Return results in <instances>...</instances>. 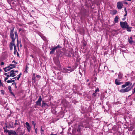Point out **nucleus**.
Masks as SVG:
<instances>
[{
	"instance_id": "1",
	"label": "nucleus",
	"mask_w": 135,
	"mask_h": 135,
	"mask_svg": "<svg viewBox=\"0 0 135 135\" xmlns=\"http://www.w3.org/2000/svg\"><path fill=\"white\" fill-rule=\"evenodd\" d=\"M14 29V27L12 28L11 29L9 34L10 37L12 40V41L13 42H15L16 38H17V41H18V36L16 31L15 32V36H14V34L13 33Z\"/></svg>"
},
{
	"instance_id": "2",
	"label": "nucleus",
	"mask_w": 135,
	"mask_h": 135,
	"mask_svg": "<svg viewBox=\"0 0 135 135\" xmlns=\"http://www.w3.org/2000/svg\"><path fill=\"white\" fill-rule=\"evenodd\" d=\"M62 71L64 73H69L73 71L74 69L73 68H71L70 67H68L66 68H63V70L62 69Z\"/></svg>"
},
{
	"instance_id": "3",
	"label": "nucleus",
	"mask_w": 135,
	"mask_h": 135,
	"mask_svg": "<svg viewBox=\"0 0 135 135\" xmlns=\"http://www.w3.org/2000/svg\"><path fill=\"white\" fill-rule=\"evenodd\" d=\"M4 132L7 133L8 135H17L15 131L7 129L5 130Z\"/></svg>"
},
{
	"instance_id": "4",
	"label": "nucleus",
	"mask_w": 135,
	"mask_h": 135,
	"mask_svg": "<svg viewBox=\"0 0 135 135\" xmlns=\"http://www.w3.org/2000/svg\"><path fill=\"white\" fill-rule=\"evenodd\" d=\"M128 24L126 21L124 22H120V25L122 28L124 29L126 28L127 26H128Z\"/></svg>"
},
{
	"instance_id": "5",
	"label": "nucleus",
	"mask_w": 135,
	"mask_h": 135,
	"mask_svg": "<svg viewBox=\"0 0 135 135\" xmlns=\"http://www.w3.org/2000/svg\"><path fill=\"white\" fill-rule=\"evenodd\" d=\"M131 88L130 86L126 87L125 89H122L119 90L121 93H124L127 92L131 90Z\"/></svg>"
},
{
	"instance_id": "6",
	"label": "nucleus",
	"mask_w": 135,
	"mask_h": 135,
	"mask_svg": "<svg viewBox=\"0 0 135 135\" xmlns=\"http://www.w3.org/2000/svg\"><path fill=\"white\" fill-rule=\"evenodd\" d=\"M42 100L41 96L40 95L39 96V98L38 100L36 102V105L41 106V102Z\"/></svg>"
},
{
	"instance_id": "7",
	"label": "nucleus",
	"mask_w": 135,
	"mask_h": 135,
	"mask_svg": "<svg viewBox=\"0 0 135 135\" xmlns=\"http://www.w3.org/2000/svg\"><path fill=\"white\" fill-rule=\"evenodd\" d=\"M123 5V4L121 2H118L117 3V7L119 9H120L122 8Z\"/></svg>"
},
{
	"instance_id": "8",
	"label": "nucleus",
	"mask_w": 135,
	"mask_h": 135,
	"mask_svg": "<svg viewBox=\"0 0 135 135\" xmlns=\"http://www.w3.org/2000/svg\"><path fill=\"white\" fill-rule=\"evenodd\" d=\"M25 124L26 125V128L28 132H30L31 129V126H30L29 123L28 122H26Z\"/></svg>"
},
{
	"instance_id": "9",
	"label": "nucleus",
	"mask_w": 135,
	"mask_h": 135,
	"mask_svg": "<svg viewBox=\"0 0 135 135\" xmlns=\"http://www.w3.org/2000/svg\"><path fill=\"white\" fill-rule=\"evenodd\" d=\"M10 76L11 77H14L16 75V74L15 73V70H12L10 72Z\"/></svg>"
},
{
	"instance_id": "10",
	"label": "nucleus",
	"mask_w": 135,
	"mask_h": 135,
	"mask_svg": "<svg viewBox=\"0 0 135 135\" xmlns=\"http://www.w3.org/2000/svg\"><path fill=\"white\" fill-rule=\"evenodd\" d=\"M56 49L55 48V47H53L52 48H51L50 49V50H51V51L50 52V54H54V53L55 52V50Z\"/></svg>"
},
{
	"instance_id": "11",
	"label": "nucleus",
	"mask_w": 135,
	"mask_h": 135,
	"mask_svg": "<svg viewBox=\"0 0 135 135\" xmlns=\"http://www.w3.org/2000/svg\"><path fill=\"white\" fill-rule=\"evenodd\" d=\"M55 63L59 68L60 67V63L59 60H54Z\"/></svg>"
},
{
	"instance_id": "12",
	"label": "nucleus",
	"mask_w": 135,
	"mask_h": 135,
	"mask_svg": "<svg viewBox=\"0 0 135 135\" xmlns=\"http://www.w3.org/2000/svg\"><path fill=\"white\" fill-rule=\"evenodd\" d=\"M3 69L4 71L7 72L8 71H9L11 69L10 66H8L7 67L4 68Z\"/></svg>"
},
{
	"instance_id": "13",
	"label": "nucleus",
	"mask_w": 135,
	"mask_h": 135,
	"mask_svg": "<svg viewBox=\"0 0 135 135\" xmlns=\"http://www.w3.org/2000/svg\"><path fill=\"white\" fill-rule=\"evenodd\" d=\"M83 126V125H79L78 126V128L77 129V131L78 132H80L81 131V129H82Z\"/></svg>"
},
{
	"instance_id": "14",
	"label": "nucleus",
	"mask_w": 135,
	"mask_h": 135,
	"mask_svg": "<svg viewBox=\"0 0 135 135\" xmlns=\"http://www.w3.org/2000/svg\"><path fill=\"white\" fill-rule=\"evenodd\" d=\"M15 42L11 41L9 45L10 49V50H12L13 49V45H14L15 44Z\"/></svg>"
},
{
	"instance_id": "15",
	"label": "nucleus",
	"mask_w": 135,
	"mask_h": 135,
	"mask_svg": "<svg viewBox=\"0 0 135 135\" xmlns=\"http://www.w3.org/2000/svg\"><path fill=\"white\" fill-rule=\"evenodd\" d=\"M132 37H130L129 38H128V41L129 42V43L130 44H132L133 42V41L132 40Z\"/></svg>"
},
{
	"instance_id": "16",
	"label": "nucleus",
	"mask_w": 135,
	"mask_h": 135,
	"mask_svg": "<svg viewBox=\"0 0 135 135\" xmlns=\"http://www.w3.org/2000/svg\"><path fill=\"white\" fill-rule=\"evenodd\" d=\"M64 54L66 56L68 57H70L71 56L69 54V52L68 51H66L64 52Z\"/></svg>"
},
{
	"instance_id": "17",
	"label": "nucleus",
	"mask_w": 135,
	"mask_h": 135,
	"mask_svg": "<svg viewBox=\"0 0 135 135\" xmlns=\"http://www.w3.org/2000/svg\"><path fill=\"white\" fill-rule=\"evenodd\" d=\"M132 27H129V25H128V26H127L126 28L128 32H131V31Z\"/></svg>"
},
{
	"instance_id": "18",
	"label": "nucleus",
	"mask_w": 135,
	"mask_h": 135,
	"mask_svg": "<svg viewBox=\"0 0 135 135\" xmlns=\"http://www.w3.org/2000/svg\"><path fill=\"white\" fill-rule=\"evenodd\" d=\"M119 18L118 16H116L114 19V22L115 23H117L118 22Z\"/></svg>"
},
{
	"instance_id": "19",
	"label": "nucleus",
	"mask_w": 135,
	"mask_h": 135,
	"mask_svg": "<svg viewBox=\"0 0 135 135\" xmlns=\"http://www.w3.org/2000/svg\"><path fill=\"white\" fill-rule=\"evenodd\" d=\"M115 84L117 85H120L121 84V83L117 79H115Z\"/></svg>"
},
{
	"instance_id": "20",
	"label": "nucleus",
	"mask_w": 135,
	"mask_h": 135,
	"mask_svg": "<svg viewBox=\"0 0 135 135\" xmlns=\"http://www.w3.org/2000/svg\"><path fill=\"white\" fill-rule=\"evenodd\" d=\"M122 76H123L122 74V73H119L118 77L119 79H121L122 77Z\"/></svg>"
},
{
	"instance_id": "21",
	"label": "nucleus",
	"mask_w": 135,
	"mask_h": 135,
	"mask_svg": "<svg viewBox=\"0 0 135 135\" xmlns=\"http://www.w3.org/2000/svg\"><path fill=\"white\" fill-rule=\"evenodd\" d=\"M125 84L127 86H128L129 85H131L132 83L130 82L129 81H128L125 83Z\"/></svg>"
},
{
	"instance_id": "22",
	"label": "nucleus",
	"mask_w": 135,
	"mask_h": 135,
	"mask_svg": "<svg viewBox=\"0 0 135 135\" xmlns=\"http://www.w3.org/2000/svg\"><path fill=\"white\" fill-rule=\"evenodd\" d=\"M9 66H10L11 69H12L16 67V64H10Z\"/></svg>"
},
{
	"instance_id": "23",
	"label": "nucleus",
	"mask_w": 135,
	"mask_h": 135,
	"mask_svg": "<svg viewBox=\"0 0 135 135\" xmlns=\"http://www.w3.org/2000/svg\"><path fill=\"white\" fill-rule=\"evenodd\" d=\"M46 104L44 103V101L43 100L42 102V107H45L46 106Z\"/></svg>"
},
{
	"instance_id": "24",
	"label": "nucleus",
	"mask_w": 135,
	"mask_h": 135,
	"mask_svg": "<svg viewBox=\"0 0 135 135\" xmlns=\"http://www.w3.org/2000/svg\"><path fill=\"white\" fill-rule=\"evenodd\" d=\"M44 130L42 129V127H41V135H43L44 134Z\"/></svg>"
},
{
	"instance_id": "25",
	"label": "nucleus",
	"mask_w": 135,
	"mask_h": 135,
	"mask_svg": "<svg viewBox=\"0 0 135 135\" xmlns=\"http://www.w3.org/2000/svg\"><path fill=\"white\" fill-rule=\"evenodd\" d=\"M28 69V67L27 65L26 66V69L25 72L26 73H27V70Z\"/></svg>"
},
{
	"instance_id": "26",
	"label": "nucleus",
	"mask_w": 135,
	"mask_h": 135,
	"mask_svg": "<svg viewBox=\"0 0 135 135\" xmlns=\"http://www.w3.org/2000/svg\"><path fill=\"white\" fill-rule=\"evenodd\" d=\"M8 89L10 91V92L11 93L13 94V93L12 92L11 88L10 86H9L8 87Z\"/></svg>"
},
{
	"instance_id": "27",
	"label": "nucleus",
	"mask_w": 135,
	"mask_h": 135,
	"mask_svg": "<svg viewBox=\"0 0 135 135\" xmlns=\"http://www.w3.org/2000/svg\"><path fill=\"white\" fill-rule=\"evenodd\" d=\"M31 123L33 125L34 127H35L36 125V123L33 121H32Z\"/></svg>"
},
{
	"instance_id": "28",
	"label": "nucleus",
	"mask_w": 135,
	"mask_h": 135,
	"mask_svg": "<svg viewBox=\"0 0 135 135\" xmlns=\"http://www.w3.org/2000/svg\"><path fill=\"white\" fill-rule=\"evenodd\" d=\"M14 49L15 50L14 52H15L16 51H17L16 47L15 44H14Z\"/></svg>"
},
{
	"instance_id": "29",
	"label": "nucleus",
	"mask_w": 135,
	"mask_h": 135,
	"mask_svg": "<svg viewBox=\"0 0 135 135\" xmlns=\"http://www.w3.org/2000/svg\"><path fill=\"white\" fill-rule=\"evenodd\" d=\"M22 74L21 73H20L19 75H18L17 76H18V79H17V80H18L19 78L20 77V76Z\"/></svg>"
},
{
	"instance_id": "30",
	"label": "nucleus",
	"mask_w": 135,
	"mask_h": 135,
	"mask_svg": "<svg viewBox=\"0 0 135 135\" xmlns=\"http://www.w3.org/2000/svg\"><path fill=\"white\" fill-rule=\"evenodd\" d=\"M36 77H37V78H38V79L37 80H38L40 79L41 78L40 76V75H37L36 76Z\"/></svg>"
},
{
	"instance_id": "31",
	"label": "nucleus",
	"mask_w": 135,
	"mask_h": 135,
	"mask_svg": "<svg viewBox=\"0 0 135 135\" xmlns=\"http://www.w3.org/2000/svg\"><path fill=\"white\" fill-rule=\"evenodd\" d=\"M92 95L94 97H96L97 95V93H96V92L92 94Z\"/></svg>"
},
{
	"instance_id": "32",
	"label": "nucleus",
	"mask_w": 135,
	"mask_h": 135,
	"mask_svg": "<svg viewBox=\"0 0 135 135\" xmlns=\"http://www.w3.org/2000/svg\"><path fill=\"white\" fill-rule=\"evenodd\" d=\"M7 82L8 83H12V79H11V80H8L7 81Z\"/></svg>"
},
{
	"instance_id": "33",
	"label": "nucleus",
	"mask_w": 135,
	"mask_h": 135,
	"mask_svg": "<svg viewBox=\"0 0 135 135\" xmlns=\"http://www.w3.org/2000/svg\"><path fill=\"white\" fill-rule=\"evenodd\" d=\"M127 86L125 84H124L122 85V88H123L126 87Z\"/></svg>"
},
{
	"instance_id": "34",
	"label": "nucleus",
	"mask_w": 135,
	"mask_h": 135,
	"mask_svg": "<svg viewBox=\"0 0 135 135\" xmlns=\"http://www.w3.org/2000/svg\"><path fill=\"white\" fill-rule=\"evenodd\" d=\"M99 91V89L98 88H97L95 90V92L96 93L97 92Z\"/></svg>"
},
{
	"instance_id": "35",
	"label": "nucleus",
	"mask_w": 135,
	"mask_h": 135,
	"mask_svg": "<svg viewBox=\"0 0 135 135\" xmlns=\"http://www.w3.org/2000/svg\"><path fill=\"white\" fill-rule=\"evenodd\" d=\"M1 94H4V91L3 90H1Z\"/></svg>"
},
{
	"instance_id": "36",
	"label": "nucleus",
	"mask_w": 135,
	"mask_h": 135,
	"mask_svg": "<svg viewBox=\"0 0 135 135\" xmlns=\"http://www.w3.org/2000/svg\"><path fill=\"white\" fill-rule=\"evenodd\" d=\"M86 46V44L84 42H83V47H85Z\"/></svg>"
},
{
	"instance_id": "37",
	"label": "nucleus",
	"mask_w": 135,
	"mask_h": 135,
	"mask_svg": "<svg viewBox=\"0 0 135 135\" xmlns=\"http://www.w3.org/2000/svg\"><path fill=\"white\" fill-rule=\"evenodd\" d=\"M34 129L35 130V132L36 134H37V131L38 130L37 128H35Z\"/></svg>"
},
{
	"instance_id": "38",
	"label": "nucleus",
	"mask_w": 135,
	"mask_h": 135,
	"mask_svg": "<svg viewBox=\"0 0 135 135\" xmlns=\"http://www.w3.org/2000/svg\"><path fill=\"white\" fill-rule=\"evenodd\" d=\"M32 79L34 80L35 82L36 81V77H33L32 78Z\"/></svg>"
},
{
	"instance_id": "39",
	"label": "nucleus",
	"mask_w": 135,
	"mask_h": 135,
	"mask_svg": "<svg viewBox=\"0 0 135 135\" xmlns=\"http://www.w3.org/2000/svg\"><path fill=\"white\" fill-rule=\"evenodd\" d=\"M20 125V123H17V122H16L15 124H14V125Z\"/></svg>"
},
{
	"instance_id": "40",
	"label": "nucleus",
	"mask_w": 135,
	"mask_h": 135,
	"mask_svg": "<svg viewBox=\"0 0 135 135\" xmlns=\"http://www.w3.org/2000/svg\"><path fill=\"white\" fill-rule=\"evenodd\" d=\"M117 12V11L116 10H114V11L113 14L115 15V14Z\"/></svg>"
},
{
	"instance_id": "41",
	"label": "nucleus",
	"mask_w": 135,
	"mask_h": 135,
	"mask_svg": "<svg viewBox=\"0 0 135 135\" xmlns=\"http://www.w3.org/2000/svg\"><path fill=\"white\" fill-rule=\"evenodd\" d=\"M54 47H55V49H57L58 48H59L60 47V46H59V45H58L57 46H56Z\"/></svg>"
},
{
	"instance_id": "42",
	"label": "nucleus",
	"mask_w": 135,
	"mask_h": 135,
	"mask_svg": "<svg viewBox=\"0 0 135 135\" xmlns=\"http://www.w3.org/2000/svg\"><path fill=\"white\" fill-rule=\"evenodd\" d=\"M20 129V127H19L17 129L16 131H17L18 132H19V133H20V132H19V130Z\"/></svg>"
},
{
	"instance_id": "43",
	"label": "nucleus",
	"mask_w": 135,
	"mask_h": 135,
	"mask_svg": "<svg viewBox=\"0 0 135 135\" xmlns=\"http://www.w3.org/2000/svg\"><path fill=\"white\" fill-rule=\"evenodd\" d=\"M4 64V63L3 62H1V65H3Z\"/></svg>"
},
{
	"instance_id": "44",
	"label": "nucleus",
	"mask_w": 135,
	"mask_h": 135,
	"mask_svg": "<svg viewBox=\"0 0 135 135\" xmlns=\"http://www.w3.org/2000/svg\"><path fill=\"white\" fill-rule=\"evenodd\" d=\"M12 63L14 62L16 64H17V62H16L14 61H13L12 62Z\"/></svg>"
},
{
	"instance_id": "45",
	"label": "nucleus",
	"mask_w": 135,
	"mask_h": 135,
	"mask_svg": "<svg viewBox=\"0 0 135 135\" xmlns=\"http://www.w3.org/2000/svg\"><path fill=\"white\" fill-rule=\"evenodd\" d=\"M8 78L9 77H11V76H10V74H7V76H6Z\"/></svg>"
},
{
	"instance_id": "46",
	"label": "nucleus",
	"mask_w": 135,
	"mask_h": 135,
	"mask_svg": "<svg viewBox=\"0 0 135 135\" xmlns=\"http://www.w3.org/2000/svg\"><path fill=\"white\" fill-rule=\"evenodd\" d=\"M8 77H6L4 79V80L5 81H6V80L8 79Z\"/></svg>"
},
{
	"instance_id": "47",
	"label": "nucleus",
	"mask_w": 135,
	"mask_h": 135,
	"mask_svg": "<svg viewBox=\"0 0 135 135\" xmlns=\"http://www.w3.org/2000/svg\"><path fill=\"white\" fill-rule=\"evenodd\" d=\"M7 73H5L4 74V75H6V76H7Z\"/></svg>"
},
{
	"instance_id": "48",
	"label": "nucleus",
	"mask_w": 135,
	"mask_h": 135,
	"mask_svg": "<svg viewBox=\"0 0 135 135\" xmlns=\"http://www.w3.org/2000/svg\"><path fill=\"white\" fill-rule=\"evenodd\" d=\"M17 78V79H18V76L17 77H15V78H13V79H16V78Z\"/></svg>"
},
{
	"instance_id": "49",
	"label": "nucleus",
	"mask_w": 135,
	"mask_h": 135,
	"mask_svg": "<svg viewBox=\"0 0 135 135\" xmlns=\"http://www.w3.org/2000/svg\"><path fill=\"white\" fill-rule=\"evenodd\" d=\"M124 11H127V9H126V7H125L124 8Z\"/></svg>"
},
{
	"instance_id": "50",
	"label": "nucleus",
	"mask_w": 135,
	"mask_h": 135,
	"mask_svg": "<svg viewBox=\"0 0 135 135\" xmlns=\"http://www.w3.org/2000/svg\"><path fill=\"white\" fill-rule=\"evenodd\" d=\"M22 29L21 28H20L19 29V32L21 31V30H22Z\"/></svg>"
},
{
	"instance_id": "51",
	"label": "nucleus",
	"mask_w": 135,
	"mask_h": 135,
	"mask_svg": "<svg viewBox=\"0 0 135 135\" xmlns=\"http://www.w3.org/2000/svg\"><path fill=\"white\" fill-rule=\"evenodd\" d=\"M35 73H33V77H35Z\"/></svg>"
},
{
	"instance_id": "52",
	"label": "nucleus",
	"mask_w": 135,
	"mask_h": 135,
	"mask_svg": "<svg viewBox=\"0 0 135 135\" xmlns=\"http://www.w3.org/2000/svg\"><path fill=\"white\" fill-rule=\"evenodd\" d=\"M126 18H122V20H123V21H124L125 20Z\"/></svg>"
},
{
	"instance_id": "53",
	"label": "nucleus",
	"mask_w": 135,
	"mask_h": 135,
	"mask_svg": "<svg viewBox=\"0 0 135 135\" xmlns=\"http://www.w3.org/2000/svg\"><path fill=\"white\" fill-rule=\"evenodd\" d=\"M15 73L18 72V71L17 70L15 71Z\"/></svg>"
},
{
	"instance_id": "54",
	"label": "nucleus",
	"mask_w": 135,
	"mask_h": 135,
	"mask_svg": "<svg viewBox=\"0 0 135 135\" xmlns=\"http://www.w3.org/2000/svg\"><path fill=\"white\" fill-rule=\"evenodd\" d=\"M127 14L126 13H125V14L124 15V16H127Z\"/></svg>"
},
{
	"instance_id": "55",
	"label": "nucleus",
	"mask_w": 135,
	"mask_h": 135,
	"mask_svg": "<svg viewBox=\"0 0 135 135\" xmlns=\"http://www.w3.org/2000/svg\"><path fill=\"white\" fill-rule=\"evenodd\" d=\"M15 80H12V82H15Z\"/></svg>"
},
{
	"instance_id": "56",
	"label": "nucleus",
	"mask_w": 135,
	"mask_h": 135,
	"mask_svg": "<svg viewBox=\"0 0 135 135\" xmlns=\"http://www.w3.org/2000/svg\"><path fill=\"white\" fill-rule=\"evenodd\" d=\"M14 84H15V85H16V83H12V85H13Z\"/></svg>"
},
{
	"instance_id": "57",
	"label": "nucleus",
	"mask_w": 135,
	"mask_h": 135,
	"mask_svg": "<svg viewBox=\"0 0 135 135\" xmlns=\"http://www.w3.org/2000/svg\"><path fill=\"white\" fill-rule=\"evenodd\" d=\"M30 56H31L32 58H33V56L32 55H31Z\"/></svg>"
},
{
	"instance_id": "58",
	"label": "nucleus",
	"mask_w": 135,
	"mask_h": 135,
	"mask_svg": "<svg viewBox=\"0 0 135 135\" xmlns=\"http://www.w3.org/2000/svg\"><path fill=\"white\" fill-rule=\"evenodd\" d=\"M125 13H126L127 14V11H125Z\"/></svg>"
},
{
	"instance_id": "59",
	"label": "nucleus",
	"mask_w": 135,
	"mask_h": 135,
	"mask_svg": "<svg viewBox=\"0 0 135 135\" xmlns=\"http://www.w3.org/2000/svg\"><path fill=\"white\" fill-rule=\"evenodd\" d=\"M89 81V80L88 79H87V80H86V81H87V82H88Z\"/></svg>"
},
{
	"instance_id": "60",
	"label": "nucleus",
	"mask_w": 135,
	"mask_h": 135,
	"mask_svg": "<svg viewBox=\"0 0 135 135\" xmlns=\"http://www.w3.org/2000/svg\"><path fill=\"white\" fill-rule=\"evenodd\" d=\"M17 56H19V54L18 53V52H17Z\"/></svg>"
},
{
	"instance_id": "61",
	"label": "nucleus",
	"mask_w": 135,
	"mask_h": 135,
	"mask_svg": "<svg viewBox=\"0 0 135 135\" xmlns=\"http://www.w3.org/2000/svg\"><path fill=\"white\" fill-rule=\"evenodd\" d=\"M125 4H127L128 3H127V2H125Z\"/></svg>"
},
{
	"instance_id": "62",
	"label": "nucleus",
	"mask_w": 135,
	"mask_h": 135,
	"mask_svg": "<svg viewBox=\"0 0 135 135\" xmlns=\"http://www.w3.org/2000/svg\"><path fill=\"white\" fill-rule=\"evenodd\" d=\"M54 134H52V133H51L50 134V135H54Z\"/></svg>"
},
{
	"instance_id": "63",
	"label": "nucleus",
	"mask_w": 135,
	"mask_h": 135,
	"mask_svg": "<svg viewBox=\"0 0 135 135\" xmlns=\"http://www.w3.org/2000/svg\"><path fill=\"white\" fill-rule=\"evenodd\" d=\"M17 120H15V121L16 122H17Z\"/></svg>"
},
{
	"instance_id": "64",
	"label": "nucleus",
	"mask_w": 135,
	"mask_h": 135,
	"mask_svg": "<svg viewBox=\"0 0 135 135\" xmlns=\"http://www.w3.org/2000/svg\"><path fill=\"white\" fill-rule=\"evenodd\" d=\"M46 105H47V106H49V105H48V104H46Z\"/></svg>"
}]
</instances>
